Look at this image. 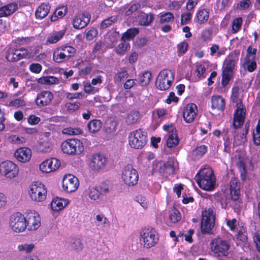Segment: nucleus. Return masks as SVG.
<instances>
[{
	"mask_svg": "<svg viewBox=\"0 0 260 260\" xmlns=\"http://www.w3.org/2000/svg\"><path fill=\"white\" fill-rule=\"evenodd\" d=\"M239 88L238 86H234L232 88L231 99L232 101L236 104L237 109L235 111L233 122V125L235 129L239 128L242 125L245 116V109L244 108L241 100L239 99Z\"/></svg>",
	"mask_w": 260,
	"mask_h": 260,
	"instance_id": "nucleus-1",
	"label": "nucleus"
},
{
	"mask_svg": "<svg viewBox=\"0 0 260 260\" xmlns=\"http://www.w3.org/2000/svg\"><path fill=\"white\" fill-rule=\"evenodd\" d=\"M196 180L199 186L204 190H212L215 187L216 178L210 168L201 170L196 176Z\"/></svg>",
	"mask_w": 260,
	"mask_h": 260,
	"instance_id": "nucleus-2",
	"label": "nucleus"
},
{
	"mask_svg": "<svg viewBox=\"0 0 260 260\" xmlns=\"http://www.w3.org/2000/svg\"><path fill=\"white\" fill-rule=\"evenodd\" d=\"M140 244L146 248L155 246L158 240L156 231L154 228L149 227L143 229L140 232Z\"/></svg>",
	"mask_w": 260,
	"mask_h": 260,
	"instance_id": "nucleus-3",
	"label": "nucleus"
},
{
	"mask_svg": "<svg viewBox=\"0 0 260 260\" xmlns=\"http://www.w3.org/2000/svg\"><path fill=\"white\" fill-rule=\"evenodd\" d=\"M215 221V211L213 208L206 209L202 212L201 231L204 234L212 233Z\"/></svg>",
	"mask_w": 260,
	"mask_h": 260,
	"instance_id": "nucleus-4",
	"label": "nucleus"
},
{
	"mask_svg": "<svg viewBox=\"0 0 260 260\" xmlns=\"http://www.w3.org/2000/svg\"><path fill=\"white\" fill-rule=\"evenodd\" d=\"M147 142V133L142 129L134 131L129 134L128 142L133 148L141 149L146 144Z\"/></svg>",
	"mask_w": 260,
	"mask_h": 260,
	"instance_id": "nucleus-5",
	"label": "nucleus"
},
{
	"mask_svg": "<svg viewBox=\"0 0 260 260\" xmlns=\"http://www.w3.org/2000/svg\"><path fill=\"white\" fill-rule=\"evenodd\" d=\"M61 148L64 153L70 155L80 154L83 151L82 142L76 139H68L61 145Z\"/></svg>",
	"mask_w": 260,
	"mask_h": 260,
	"instance_id": "nucleus-6",
	"label": "nucleus"
},
{
	"mask_svg": "<svg viewBox=\"0 0 260 260\" xmlns=\"http://www.w3.org/2000/svg\"><path fill=\"white\" fill-rule=\"evenodd\" d=\"M174 79V74L171 70H163L157 76L155 82L156 86L161 90H167L171 86Z\"/></svg>",
	"mask_w": 260,
	"mask_h": 260,
	"instance_id": "nucleus-7",
	"label": "nucleus"
},
{
	"mask_svg": "<svg viewBox=\"0 0 260 260\" xmlns=\"http://www.w3.org/2000/svg\"><path fill=\"white\" fill-rule=\"evenodd\" d=\"M212 251L219 256H227L231 248L230 242L220 238H215L212 241Z\"/></svg>",
	"mask_w": 260,
	"mask_h": 260,
	"instance_id": "nucleus-8",
	"label": "nucleus"
},
{
	"mask_svg": "<svg viewBox=\"0 0 260 260\" xmlns=\"http://www.w3.org/2000/svg\"><path fill=\"white\" fill-rule=\"evenodd\" d=\"M29 194L34 201L42 202L46 198L47 190L41 182H36L30 185Z\"/></svg>",
	"mask_w": 260,
	"mask_h": 260,
	"instance_id": "nucleus-9",
	"label": "nucleus"
},
{
	"mask_svg": "<svg viewBox=\"0 0 260 260\" xmlns=\"http://www.w3.org/2000/svg\"><path fill=\"white\" fill-rule=\"evenodd\" d=\"M9 224L15 232H22L26 228V220L23 215L17 212L10 216Z\"/></svg>",
	"mask_w": 260,
	"mask_h": 260,
	"instance_id": "nucleus-10",
	"label": "nucleus"
},
{
	"mask_svg": "<svg viewBox=\"0 0 260 260\" xmlns=\"http://www.w3.org/2000/svg\"><path fill=\"white\" fill-rule=\"evenodd\" d=\"M122 179L125 184L129 186L135 185L138 181L139 175L137 171L131 165H126L123 171Z\"/></svg>",
	"mask_w": 260,
	"mask_h": 260,
	"instance_id": "nucleus-11",
	"label": "nucleus"
},
{
	"mask_svg": "<svg viewBox=\"0 0 260 260\" xmlns=\"http://www.w3.org/2000/svg\"><path fill=\"white\" fill-rule=\"evenodd\" d=\"M17 165L11 161H5L0 165L1 173L7 178H13L18 174Z\"/></svg>",
	"mask_w": 260,
	"mask_h": 260,
	"instance_id": "nucleus-12",
	"label": "nucleus"
},
{
	"mask_svg": "<svg viewBox=\"0 0 260 260\" xmlns=\"http://www.w3.org/2000/svg\"><path fill=\"white\" fill-rule=\"evenodd\" d=\"M236 61V59L230 57L225 60L222 78V85L223 87H225L228 84L232 76Z\"/></svg>",
	"mask_w": 260,
	"mask_h": 260,
	"instance_id": "nucleus-13",
	"label": "nucleus"
},
{
	"mask_svg": "<svg viewBox=\"0 0 260 260\" xmlns=\"http://www.w3.org/2000/svg\"><path fill=\"white\" fill-rule=\"evenodd\" d=\"M78 179L72 174L66 175L62 179V188L67 192L75 191L78 188Z\"/></svg>",
	"mask_w": 260,
	"mask_h": 260,
	"instance_id": "nucleus-14",
	"label": "nucleus"
},
{
	"mask_svg": "<svg viewBox=\"0 0 260 260\" xmlns=\"http://www.w3.org/2000/svg\"><path fill=\"white\" fill-rule=\"evenodd\" d=\"M90 15L87 12L78 14L73 19L72 23L73 27L76 29L83 28L88 25L90 22Z\"/></svg>",
	"mask_w": 260,
	"mask_h": 260,
	"instance_id": "nucleus-15",
	"label": "nucleus"
},
{
	"mask_svg": "<svg viewBox=\"0 0 260 260\" xmlns=\"http://www.w3.org/2000/svg\"><path fill=\"white\" fill-rule=\"evenodd\" d=\"M28 53V50L24 48L19 49L10 48L7 51L6 58L9 61H16L26 57Z\"/></svg>",
	"mask_w": 260,
	"mask_h": 260,
	"instance_id": "nucleus-16",
	"label": "nucleus"
},
{
	"mask_svg": "<svg viewBox=\"0 0 260 260\" xmlns=\"http://www.w3.org/2000/svg\"><path fill=\"white\" fill-rule=\"evenodd\" d=\"M26 228L29 231L37 230L41 225V218L38 213L30 212L26 216Z\"/></svg>",
	"mask_w": 260,
	"mask_h": 260,
	"instance_id": "nucleus-17",
	"label": "nucleus"
},
{
	"mask_svg": "<svg viewBox=\"0 0 260 260\" xmlns=\"http://www.w3.org/2000/svg\"><path fill=\"white\" fill-rule=\"evenodd\" d=\"M198 108L193 103L188 104L184 107L183 111V117L187 123L192 122L197 115Z\"/></svg>",
	"mask_w": 260,
	"mask_h": 260,
	"instance_id": "nucleus-18",
	"label": "nucleus"
},
{
	"mask_svg": "<svg viewBox=\"0 0 260 260\" xmlns=\"http://www.w3.org/2000/svg\"><path fill=\"white\" fill-rule=\"evenodd\" d=\"M174 162L173 160H169L168 161L162 164L160 162H155L153 164V169H157L158 167V172L163 175L173 174L175 171Z\"/></svg>",
	"mask_w": 260,
	"mask_h": 260,
	"instance_id": "nucleus-19",
	"label": "nucleus"
},
{
	"mask_svg": "<svg viewBox=\"0 0 260 260\" xmlns=\"http://www.w3.org/2000/svg\"><path fill=\"white\" fill-rule=\"evenodd\" d=\"M106 162L107 159L104 155L96 153L92 156L90 166L93 170L99 171L105 167Z\"/></svg>",
	"mask_w": 260,
	"mask_h": 260,
	"instance_id": "nucleus-20",
	"label": "nucleus"
},
{
	"mask_svg": "<svg viewBox=\"0 0 260 260\" xmlns=\"http://www.w3.org/2000/svg\"><path fill=\"white\" fill-rule=\"evenodd\" d=\"M53 94L49 91H43L39 93L36 99V104L39 107H44L49 105L52 99Z\"/></svg>",
	"mask_w": 260,
	"mask_h": 260,
	"instance_id": "nucleus-21",
	"label": "nucleus"
},
{
	"mask_svg": "<svg viewBox=\"0 0 260 260\" xmlns=\"http://www.w3.org/2000/svg\"><path fill=\"white\" fill-rule=\"evenodd\" d=\"M31 150L27 147H21L17 149L15 153V157L22 162H28L31 157Z\"/></svg>",
	"mask_w": 260,
	"mask_h": 260,
	"instance_id": "nucleus-22",
	"label": "nucleus"
},
{
	"mask_svg": "<svg viewBox=\"0 0 260 260\" xmlns=\"http://www.w3.org/2000/svg\"><path fill=\"white\" fill-rule=\"evenodd\" d=\"M137 17L140 24L143 26L149 25L154 19V15L153 14H146L142 11L138 12Z\"/></svg>",
	"mask_w": 260,
	"mask_h": 260,
	"instance_id": "nucleus-23",
	"label": "nucleus"
},
{
	"mask_svg": "<svg viewBox=\"0 0 260 260\" xmlns=\"http://www.w3.org/2000/svg\"><path fill=\"white\" fill-rule=\"evenodd\" d=\"M17 5L12 3L0 8V17L8 16L14 13L17 9Z\"/></svg>",
	"mask_w": 260,
	"mask_h": 260,
	"instance_id": "nucleus-24",
	"label": "nucleus"
},
{
	"mask_svg": "<svg viewBox=\"0 0 260 260\" xmlns=\"http://www.w3.org/2000/svg\"><path fill=\"white\" fill-rule=\"evenodd\" d=\"M50 6L49 4L43 3L39 6L35 12L36 17L37 19H43L49 13Z\"/></svg>",
	"mask_w": 260,
	"mask_h": 260,
	"instance_id": "nucleus-25",
	"label": "nucleus"
},
{
	"mask_svg": "<svg viewBox=\"0 0 260 260\" xmlns=\"http://www.w3.org/2000/svg\"><path fill=\"white\" fill-rule=\"evenodd\" d=\"M212 108L219 111H223L225 107L224 100L220 95H214L211 99Z\"/></svg>",
	"mask_w": 260,
	"mask_h": 260,
	"instance_id": "nucleus-26",
	"label": "nucleus"
},
{
	"mask_svg": "<svg viewBox=\"0 0 260 260\" xmlns=\"http://www.w3.org/2000/svg\"><path fill=\"white\" fill-rule=\"evenodd\" d=\"M179 140L176 134V130L172 128V131H169V136L167 141V145L169 148H174L179 143Z\"/></svg>",
	"mask_w": 260,
	"mask_h": 260,
	"instance_id": "nucleus-27",
	"label": "nucleus"
},
{
	"mask_svg": "<svg viewBox=\"0 0 260 260\" xmlns=\"http://www.w3.org/2000/svg\"><path fill=\"white\" fill-rule=\"evenodd\" d=\"M209 18V12L207 9H202L199 11L194 18L196 23L202 24L205 23Z\"/></svg>",
	"mask_w": 260,
	"mask_h": 260,
	"instance_id": "nucleus-28",
	"label": "nucleus"
},
{
	"mask_svg": "<svg viewBox=\"0 0 260 260\" xmlns=\"http://www.w3.org/2000/svg\"><path fill=\"white\" fill-rule=\"evenodd\" d=\"M102 123L100 120L93 119L89 122L87 127L91 133H95L99 132L102 127Z\"/></svg>",
	"mask_w": 260,
	"mask_h": 260,
	"instance_id": "nucleus-29",
	"label": "nucleus"
},
{
	"mask_svg": "<svg viewBox=\"0 0 260 260\" xmlns=\"http://www.w3.org/2000/svg\"><path fill=\"white\" fill-rule=\"evenodd\" d=\"M141 7V5L139 3L134 4L132 5H126L121 8V10L125 11V15L126 16H130L134 12L137 11Z\"/></svg>",
	"mask_w": 260,
	"mask_h": 260,
	"instance_id": "nucleus-30",
	"label": "nucleus"
},
{
	"mask_svg": "<svg viewBox=\"0 0 260 260\" xmlns=\"http://www.w3.org/2000/svg\"><path fill=\"white\" fill-rule=\"evenodd\" d=\"M139 118V113L136 111H133L127 114L126 122L129 125L135 124L138 122Z\"/></svg>",
	"mask_w": 260,
	"mask_h": 260,
	"instance_id": "nucleus-31",
	"label": "nucleus"
},
{
	"mask_svg": "<svg viewBox=\"0 0 260 260\" xmlns=\"http://www.w3.org/2000/svg\"><path fill=\"white\" fill-rule=\"evenodd\" d=\"M152 75L149 71L144 72L139 76V83L142 86H147L150 82Z\"/></svg>",
	"mask_w": 260,
	"mask_h": 260,
	"instance_id": "nucleus-32",
	"label": "nucleus"
},
{
	"mask_svg": "<svg viewBox=\"0 0 260 260\" xmlns=\"http://www.w3.org/2000/svg\"><path fill=\"white\" fill-rule=\"evenodd\" d=\"M59 80L54 76L43 77L38 79V82L43 84L52 85L58 83Z\"/></svg>",
	"mask_w": 260,
	"mask_h": 260,
	"instance_id": "nucleus-33",
	"label": "nucleus"
},
{
	"mask_svg": "<svg viewBox=\"0 0 260 260\" xmlns=\"http://www.w3.org/2000/svg\"><path fill=\"white\" fill-rule=\"evenodd\" d=\"M181 216L180 212L175 208L169 211V219L171 222L175 223L180 220Z\"/></svg>",
	"mask_w": 260,
	"mask_h": 260,
	"instance_id": "nucleus-34",
	"label": "nucleus"
},
{
	"mask_svg": "<svg viewBox=\"0 0 260 260\" xmlns=\"http://www.w3.org/2000/svg\"><path fill=\"white\" fill-rule=\"evenodd\" d=\"M59 49L62 50L64 56H65L68 60L74 56L75 53V49L71 46H61L59 47Z\"/></svg>",
	"mask_w": 260,
	"mask_h": 260,
	"instance_id": "nucleus-35",
	"label": "nucleus"
},
{
	"mask_svg": "<svg viewBox=\"0 0 260 260\" xmlns=\"http://www.w3.org/2000/svg\"><path fill=\"white\" fill-rule=\"evenodd\" d=\"M53 58V60L57 63H60L68 60V59L64 56V54L62 52V50H60L59 48H57L54 51Z\"/></svg>",
	"mask_w": 260,
	"mask_h": 260,
	"instance_id": "nucleus-36",
	"label": "nucleus"
},
{
	"mask_svg": "<svg viewBox=\"0 0 260 260\" xmlns=\"http://www.w3.org/2000/svg\"><path fill=\"white\" fill-rule=\"evenodd\" d=\"M159 18V23L164 24L173 21L174 16L172 13L168 12L162 14H160Z\"/></svg>",
	"mask_w": 260,
	"mask_h": 260,
	"instance_id": "nucleus-37",
	"label": "nucleus"
},
{
	"mask_svg": "<svg viewBox=\"0 0 260 260\" xmlns=\"http://www.w3.org/2000/svg\"><path fill=\"white\" fill-rule=\"evenodd\" d=\"M138 33V29L136 28H129L123 34L121 40H129L134 38Z\"/></svg>",
	"mask_w": 260,
	"mask_h": 260,
	"instance_id": "nucleus-38",
	"label": "nucleus"
},
{
	"mask_svg": "<svg viewBox=\"0 0 260 260\" xmlns=\"http://www.w3.org/2000/svg\"><path fill=\"white\" fill-rule=\"evenodd\" d=\"M207 152V147L205 145L197 147L193 151V156L194 159H199L202 157Z\"/></svg>",
	"mask_w": 260,
	"mask_h": 260,
	"instance_id": "nucleus-39",
	"label": "nucleus"
},
{
	"mask_svg": "<svg viewBox=\"0 0 260 260\" xmlns=\"http://www.w3.org/2000/svg\"><path fill=\"white\" fill-rule=\"evenodd\" d=\"M64 32L63 31H59L55 32L51 36L48 37L47 42L51 44L57 42L63 36Z\"/></svg>",
	"mask_w": 260,
	"mask_h": 260,
	"instance_id": "nucleus-40",
	"label": "nucleus"
},
{
	"mask_svg": "<svg viewBox=\"0 0 260 260\" xmlns=\"http://www.w3.org/2000/svg\"><path fill=\"white\" fill-rule=\"evenodd\" d=\"M65 205L62 203V200L61 199H59L57 198L56 199H54L51 204V207L53 210L54 211H59L62 209L64 207Z\"/></svg>",
	"mask_w": 260,
	"mask_h": 260,
	"instance_id": "nucleus-41",
	"label": "nucleus"
},
{
	"mask_svg": "<svg viewBox=\"0 0 260 260\" xmlns=\"http://www.w3.org/2000/svg\"><path fill=\"white\" fill-rule=\"evenodd\" d=\"M50 159H47L42 162L40 165V170L44 173H50L52 171Z\"/></svg>",
	"mask_w": 260,
	"mask_h": 260,
	"instance_id": "nucleus-42",
	"label": "nucleus"
},
{
	"mask_svg": "<svg viewBox=\"0 0 260 260\" xmlns=\"http://www.w3.org/2000/svg\"><path fill=\"white\" fill-rule=\"evenodd\" d=\"M117 17L116 16H111L102 21L101 24V28L105 29L111 26L113 23L117 21Z\"/></svg>",
	"mask_w": 260,
	"mask_h": 260,
	"instance_id": "nucleus-43",
	"label": "nucleus"
},
{
	"mask_svg": "<svg viewBox=\"0 0 260 260\" xmlns=\"http://www.w3.org/2000/svg\"><path fill=\"white\" fill-rule=\"evenodd\" d=\"M35 248V245L33 243L23 244L18 245V249L20 252H25L26 253H30Z\"/></svg>",
	"mask_w": 260,
	"mask_h": 260,
	"instance_id": "nucleus-44",
	"label": "nucleus"
},
{
	"mask_svg": "<svg viewBox=\"0 0 260 260\" xmlns=\"http://www.w3.org/2000/svg\"><path fill=\"white\" fill-rule=\"evenodd\" d=\"M96 220L98 222L96 223L98 226L105 227L109 225L108 219L103 214L96 215Z\"/></svg>",
	"mask_w": 260,
	"mask_h": 260,
	"instance_id": "nucleus-45",
	"label": "nucleus"
},
{
	"mask_svg": "<svg viewBox=\"0 0 260 260\" xmlns=\"http://www.w3.org/2000/svg\"><path fill=\"white\" fill-rule=\"evenodd\" d=\"M244 64L245 66V68H246L250 72H253L256 68V62L250 58H245Z\"/></svg>",
	"mask_w": 260,
	"mask_h": 260,
	"instance_id": "nucleus-46",
	"label": "nucleus"
},
{
	"mask_svg": "<svg viewBox=\"0 0 260 260\" xmlns=\"http://www.w3.org/2000/svg\"><path fill=\"white\" fill-rule=\"evenodd\" d=\"M128 74L126 71L122 70L118 72L114 78V80L115 82H120L124 79L127 78Z\"/></svg>",
	"mask_w": 260,
	"mask_h": 260,
	"instance_id": "nucleus-47",
	"label": "nucleus"
},
{
	"mask_svg": "<svg viewBox=\"0 0 260 260\" xmlns=\"http://www.w3.org/2000/svg\"><path fill=\"white\" fill-rule=\"evenodd\" d=\"M82 132V130L78 127H67L65 128L62 130V133L64 134L69 135H75L81 134Z\"/></svg>",
	"mask_w": 260,
	"mask_h": 260,
	"instance_id": "nucleus-48",
	"label": "nucleus"
},
{
	"mask_svg": "<svg viewBox=\"0 0 260 260\" xmlns=\"http://www.w3.org/2000/svg\"><path fill=\"white\" fill-rule=\"evenodd\" d=\"M188 43L186 42H182L177 45V52L179 56H181L185 54L188 49Z\"/></svg>",
	"mask_w": 260,
	"mask_h": 260,
	"instance_id": "nucleus-49",
	"label": "nucleus"
},
{
	"mask_svg": "<svg viewBox=\"0 0 260 260\" xmlns=\"http://www.w3.org/2000/svg\"><path fill=\"white\" fill-rule=\"evenodd\" d=\"M254 142L257 146L260 145V119L256 127L255 132H253Z\"/></svg>",
	"mask_w": 260,
	"mask_h": 260,
	"instance_id": "nucleus-50",
	"label": "nucleus"
},
{
	"mask_svg": "<svg viewBox=\"0 0 260 260\" xmlns=\"http://www.w3.org/2000/svg\"><path fill=\"white\" fill-rule=\"evenodd\" d=\"M236 236L237 238L242 242H245L247 240V233L246 230L243 227L240 228L238 230Z\"/></svg>",
	"mask_w": 260,
	"mask_h": 260,
	"instance_id": "nucleus-51",
	"label": "nucleus"
},
{
	"mask_svg": "<svg viewBox=\"0 0 260 260\" xmlns=\"http://www.w3.org/2000/svg\"><path fill=\"white\" fill-rule=\"evenodd\" d=\"M242 23V19L241 17L236 18L232 24V31L233 33L237 32L241 28Z\"/></svg>",
	"mask_w": 260,
	"mask_h": 260,
	"instance_id": "nucleus-52",
	"label": "nucleus"
},
{
	"mask_svg": "<svg viewBox=\"0 0 260 260\" xmlns=\"http://www.w3.org/2000/svg\"><path fill=\"white\" fill-rule=\"evenodd\" d=\"M101 194L99 192L98 187L92 188L90 189L89 193V197L90 199L96 200L100 198Z\"/></svg>",
	"mask_w": 260,
	"mask_h": 260,
	"instance_id": "nucleus-53",
	"label": "nucleus"
},
{
	"mask_svg": "<svg viewBox=\"0 0 260 260\" xmlns=\"http://www.w3.org/2000/svg\"><path fill=\"white\" fill-rule=\"evenodd\" d=\"M122 42L116 48V52L119 54H123L128 46V44L125 43V40H122Z\"/></svg>",
	"mask_w": 260,
	"mask_h": 260,
	"instance_id": "nucleus-54",
	"label": "nucleus"
},
{
	"mask_svg": "<svg viewBox=\"0 0 260 260\" xmlns=\"http://www.w3.org/2000/svg\"><path fill=\"white\" fill-rule=\"evenodd\" d=\"M52 149L51 144L48 142H43L41 143L39 150L43 152L47 153L50 152Z\"/></svg>",
	"mask_w": 260,
	"mask_h": 260,
	"instance_id": "nucleus-55",
	"label": "nucleus"
},
{
	"mask_svg": "<svg viewBox=\"0 0 260 260\" xmlns=\"http://www.w3.org/2000/svg\"><path fill=\"white\" fill-rule=\"evenodd\" d=\"M25 105V102L21 98H18L11 101L9 103V106H14L18 108L20 106H24Z\"/></svg>",
	"mask_w": 260,
	"mask_h": 260,
	"instance_id": "nucleus-56",
	"label": "nucleus"
},
{
	"mask_svg": "<svg viewBox=\"0 0 260 260\" xmlns=\"http://www.w3.org/2000/svg\"><path fill=\"white\" fill-rule=\"evenodd\" d=\"M106 127L108 132H113L116 130V122L114 120H110L107 122Z\"/></svg>",
	"mask_w": 260,
	"mask_h": 260,
	"instance_id": "nucleus-57",
	"label": "nucleus"
},
{
	"mask_svg": "<svg viewBox=\"0 0 260 260\" xmlns=\"http://www.w3.org/2000/svg\"><path fill=\"white\" fill-rule=\"evenodd\" d=\"M72 248L76 250H81L83 248V244L80 239H75L71 244Z\"/></svg>",
	"mask_w": 260,
	"mask_h": 260,
	"instance_id": "nucleus-58",
	"label": "nucleus"
},
{
	"mask_svg": "<svg viewBox=\"0 0 260 260\" xmlns=\"http://www.w3.org/2000/svg\"><path fill=\"white\" fill-rule=\"evenodd\" d=\"M101 196H104L107 194L110 191V187L105 183H102L100 186L98 187Z\"/></svg>",
	"mask_w": 260,
	"mask_h": 260,
	"instance_id": "nucleus-59",
	"label": "nucleus"
},
{
	"mask_svg": "<svg viewBox=\"0 0 260 260\" xmlns=\"http://www.w3.org/2000/svg\"><path fill=\"white\" fill-rule=\"evenodd\" d=\"M84 90L87 93H94L98 91V89L93 87L90 83H86L84 85Z\"/></svg>",
	"mask_w": 260,
	"mask_h": 260,
	"instance_id": "nucleus-60",
	"label": "nucleus"
},
{
	"mask_svg": "<svg viewBox=\"0 0 260 260\" xmlns=\"http://www.w3.org/2000/svg\"><path fill=\"white\" fill-rule=\"evenodd\" d=\"M98 30L94 28H92L88 30L86 34V38L88 41L93 39L98 35Z\"/></svg>",
	"mask_w": 260,
	"mask_h": 260,
	"instance_id": "nucleus-61",
	"label": "nucleus"
},
{
	"mask_svg": "<svg viewBox=\"0 0 260 260\" xmlns=\"http://www.w3.org/2000/svg\"><path fill=\"white\" fill-rule=\"evenodd\" d=\"M68 12V8L67 6H62L59 8H57L55 13L57 14L58 18H62Z\"/></svg>",
	"mask_w": 260,
	"mask_h": 260,
	"instance_id": "nucleus-62",
	"label": "nucleus"
},
{
	"mask_svg": "<svg viewBox=\"0 0 260 260\" xmlns=\"http://www.w3.org/2000/svg\"><path fill=\"white\" fill-rule=\"evenodd\" d=\"M80 106V103L79 102H76L75 103H68L66 105V108L70 111H75L77 110Z\"/></svg>",
	"mask_w": 260,
	"mask_h": 260,
	"instance_id": "nucleus-63",
	"label": "nucleus"
},
{
	"mask_svg": "<svg viewBox=\"0 0 260 260\" xmlns=\"http://www.w3.org/2000/svg\"><path fill=\"white\" fill-rule=\"evenodd\" d=\"M253 240L256 244L257 250L260 252V232L254 233Z\"/></svg>",
	"mask_w": 260,
	"mask_h": 260,
	"instance_id": "nucleus-64",
	"label": "nucleus"
}]
</instances>
